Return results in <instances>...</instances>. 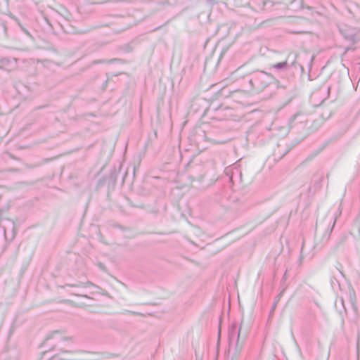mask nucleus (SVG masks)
Here are the masks:
<instances>
[{"instance_id": "obj_1", "label": "nucleus", "mask_w": 360, "mask_h": 360, "mask_svg": "<svg viewBox=\"0 0 360 360\" xmlns=\"http://www.w3.org/2000/svg\"><path fill=\"white\" fill-rule=\"evenodd\" d=\"M98 354L86 351H63L60 356L62 360H96Z\"/></svg>"}, {"instance_id": "obj_3", "label": "nucleus", "mask_w": 360, "mask_h": 360, "mask_svg": "<svg viewBox=\"0 0 360 360\" xmlns=\"http://www.w3.org/2000/svg\"><path fill=\"white\" fill-rule=\"evenodd\" d=\"M79 297H84V298H87V296H86V295H79Z\"/></svg>"}, {"instance_id": "obj_2", "label": "nucleus", "mask_w": 360, "mask_h": 360, "mask_svg": "<svg viewBox=\"0 0 360 360\" xmlns=\"http://www.w3.org/2000/svg\"><path fill=\"white\" fill-rule=\"evenodd\" d=\"M53 339L55 342L58 345H61L63 342H72V338L70 337H65V335L56 332L51 335L49 338H48L47 340Z\"/></svg>"}]
</instances>
